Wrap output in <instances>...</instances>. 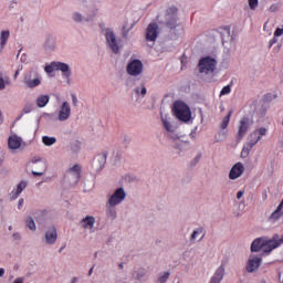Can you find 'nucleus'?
<instances>
[{
	"mask_svg": "<svg viewBox=\"0 0 283 283\" xmlns=\"http://www.w3.org/2000/svg\"><path fill=\"white\" fill-rule=\"evenodd\" d=\"M172 112L178 120H182L184 123L191 120V108L182 101H176L174 103Z\"/></svg>",
	"mask_w": 283,
	"mask_h": 283,
	"instance_id": "nucleus-1",
	"label": "nucleus"
},
{
	"mask_svg": "<svg viewBox=\"0 0 283 283\" xmlns=\"http://www.w3.org/2000/svg\"><path fill=\"white\" fill-rule=\"evenodd\" d=\"M218 65V61L211 56H206L200 59L199 61V72L201 74H213L216 72V67Z\"/></svg>",
	"mask_w": 283,
	"mask_h": 283,
	"instance_id": "nucleus-2",
	"label": "nucleus"
},
{
	"mask_svg": "<svg viewBox=\"0 0 283 283\" xmlns=\"http://www.w3.org/2000/svg\"><path fill=\"white\" fill-rule=\"evenodd\" d=\"M283 244V234L280 238V234H274L272 239H265L263 243V255H269L271 251L274 249H277L279 247H282Z\"/></svg>",
	"mask_w": 283,
	"mask_h": 283,
	"instance_id": "nucleus-3",
	"label": "nucleus"
},
{
	"mask_svg": "<svg viewBox=\"0 0 283 283\" xmlns=\"http://www.w3.org/2000/svg\"><path fill=\"white\" fill-rule=\"evenodd\" d=\"M44 70L46 74H52V72L60 71L65 78H70V76H72L70 65L62 62H52L51 64L46 65Z\"/></svg>",
	"mask_w": 283,
	"mask_h": 283,
	"instance_id": "nucleus-4",
	"label": "nucleus"
},
{
	"mask_svg": "<svg viewBox=\"0 0 283 283\" xmlns=\"http://www.w3.org/2000/svg\"><path fill=\"white\" fill-rule=\"evenodd\" d=\"M252 122L249 117H242L239 122V128L237 133V140L240 143L249 129H251Z\"/></svg>",
	"mask_w": 283,
	"mask_h": 283,
	"instance_id": "nucleus-5",
	"label": "nucleus"
},
{
	"mask_svg": "<svg viewBox=\"0 0 283 283\" xmlns=\"http://www.w3.org/2000/svg\"><path fill=\"white\" fill-rule=\"evenodd\" d=\"M177 21H178V8L172 6L166 10V23L168 28L174 30L176 28Z\"/></svg>",
	"mask_w": 283,
	"mask_h": 283,
	"instance_id": "nucleus-6",
	"label": "nucleus"
},
{
	"mask_svg": "<svg viewBox=\"0 0 283 283\" xmlns=\"http://www.w3.org/2000/svg\"><path fill=\"white\" fill-rule=\"evenodd\" d=\"M261 265H262V256L250 254L245 269L248 273H255V271H258V269H260Z\"/></svg>",
	"mask_w": 283,
	"mask_h": 283,
	"instance_id": "nucleus-7",
	"label": "nucleus"
},
{
	"mask_svg": "<svg viewBox=\"0 0 283 283\" xmlns=\"http://www.w3.org/2000/svg\"><path fill=\"white\" fill-rule=\"evenodd\" d=\"M125 189L117 188L108 199L109 207H116V205H120V202L125 200Z\"/></svg>",
	"mask_w": 283,
	"mask_h": 283,
	"instance_id": "nucleus-8",
	"label": "nucleus"
},
{
	"mask_svg": "<svg viewBox=\"0 0 283 283\" xmlns=\"http://www.w3.org/2000/svg\"><path fill=\"white\" fill-rule=\"evenodd\" d=\"M127 73L130 76H139L143 74V62L140 60H133L127 65Z\"/></svg>",
	"mask_w": 283,
	"mask_h": 283,
	"instance_id": "nucleus-9",
	"label": "nucleus"
},
{
	"mask_svg": "<svg viewBox=\"0 0 283 283\" xmlns=\"http://www.w3.org/2000/svg\"><path fill=\"white\" fill-rule=\"evenodd\" d=\"M106 41L112 52H114L115 54H118L120 49L118 48V41H116V34H114V31L109 29L106 30Z\"/></svg>",
	"mask_w": 283,
	"mask_h": 283,
	"instance_id": "nucleus-10",
	"label": "nucleus"
},
{
	"mask_svg": "<svg viewBox=\"0 0 283 283\" xmlns=\"http://www.w3.org/2000/svg\"><path fill=\"white\" fill-rule=\"evenodd\" d=\"M243 174H244V165H242V163H237L230 169L229 178L230 180H238V178H240V176H242Z\"/></svg>",
	"mask_w": 283,
	"mask_h": 283,
	"instance_id": "nucleus-11",
	"label": "nucleus"
},
{
	"mask_svg": "<svg viewBox=\"0 0 283 283\" xmlns=\"http://www.w3.org/2000/svg\"><path fill=\"white\" fill-rule=\"evenodd\" d=\"M156 39H158V24L150 23L146 30V40L156 41Z\"/></svg>",
	"mask_w": 283,
	"mask_h": 283,
	"instance_id": "nucleus-12",
	"label": "nucleus"
},
{
	"mask_svg": "<svg viewBox=\"0 0 283 283\" xmlns=\"http://www.w3.org/2000/svg\"><path fill=\"white\" fill-rule=\"evenodd\" d=\"M72 114V108L69 102H64L60 108L59 120H67Z\"/></svg>",
	"mask_w": 283,
	"mask_h": 283,
	"instance_id": "nucleus-13",
	"label": "nucleus"
},
{
	"mask_svg": "<svg viewBox=\"0 0 283 283\" xmlns=\"http://www.w3.org/2000/svg\"><path fill=\"white\" fill-rule=\"evenodd\" d=\"M256 143H260V138L245 143L241 150V158H249V154H251V149L255 147Z\"/></svg>",
	"mask_w": 283,
	"mask_h": 283,
	"instance_id": "nucleus-14",
	"label": "nucleus"
},
{
	"mask_svg": "<svg viewBox=\"0 0 283 283\" xmlns=\"http://www.w3.org/2000/svg\"><path fill=\"white\" fill-rule=\"evenodd\" d=\"M56 238H57L56 228L51 227L45 233L46 244H54V242H56Z\"/></svg>",
	"mask_w": 283,
	"mask_h": 283,
	"instance_id": "nucleus-15",
	"label": "nucleus"
},
{
	"mask_svg": "<svg viewBox=\"0 0 283 283\" xmlns=\"http://www.w3.org/2000/svg\"><path fill=\"white\" fill-rule=\"evenodd\" d=\"M224 279V265L217 269L209 283H220Z\"/></svg>",
	"mask_w": 283,
	"mask_h": 283,
	"instance_id": "nucleus-16",
	"label": "nucleus"
},
{
	"mask_svg": "<svg viewBox=\"0 0 283 283\" xmlns=\"http://www.w3.org/2000/svg\"><path fill=\"white\" fill-rule=\"evenodd\" d=\"M22 139L17 135H12L8 139L9 149H19L21 147Z\"/></svg>",
	"mask_w": 283,
	"mask_h": 283,
	"instance_id": "nucleus-17",
	"label": "nucleus"
},
{
	"mask_svg": "<svg viewBox=\"0 0 283 283\" xmlns=\"http://www.w3.org/2000/svg\"><path fill=\"white\" fill-rule=\"evenodd\" d=\"M28 187V181H20V184L17 187V190L11 192V200H17L19 196H21V192L24 191V189Z\"/></svg>",
	"mask_w": 283,
	"mask_h": 283,
	"instance_id": "nucleus-18",
	"label": "nucleus"
},
{
	"mask_svg": "<svg viewBox=\"0 0 283 283\" xmlns=\"http://www.w3.org/2000/svg\"><path fill=\"white\" fill-rule=\"evenodd\" d=\"M265 241H266V239H264V238H258V239H255V240L252 242V244H251V251H252V253H258V251H262Z\"/></svg>",
	"mask_w": 283,
	"mask_h": 283,
	"instance_id": "nucleus-19",
	"label": "nucleus"
},
{
	"mask_svg": "<svg viewBox=\"0 0 283 283\" xmlns=\"http://www.w3.org/2000/svg\"><path fill=\"white\" fill-rule=\"evenodd\" d=\"M262 136H266V128L264 127L253 130L250 134V140H258V138L259 140H262Z\"/></svg>",
	"mask_w": 283,
	"mask_h": 283,
	"instance_id": "nucleus-20",
	"label": "nucleus"
},
{
	"mask_svg": "<svg viewBox=\"0 0 283 283\" xmlns=\"http://www.w3.org/2000/svg\"><path fill=\"white\" fill-rule=\"evenodd\" d=\"M69 174L75 178V182H78V180H81V166H78V164L74 165L69 169Z\"/></svg>",
	"mask_w": 283,
	"mask_h": 283,
	"instance_id": "nucleus-21",
	"label": "nucleus"
},
{
	"mask_svg": "<svg viewBox=\"0 0 283 283\" xmlns=\"http://www.w3.org/2000/svg\"><path fill=\"white\" fill-rule=\"evenodd\" d=\"M24 83H25L27 87H30V88L39 87V85H41V78L35 77L33 80H30V78L25 77Z\"/></svg>",
	"mask_w": 283,
	"mask_h": 283,
	"instance_id": "nucleus-22",
	"label": "nucleus"
},
{
	"mask_svg": "<svg viewBox=\"0 0 283 283\" xmlns=\"http://www.w3.org/2000/svg\"><path fill=\"white\" fill-rule=\"evenodd\" d=\"M94 222H96V219H94V217L87 216L86 218L82 219L81 224L84 227V229H87V227L92 229V227H94Z\"/></svg>",
	"mask_w": 283,
	"mask_h": 283,
	"instance_id": "nucleus-23",
	"label": "nucleus"
},
{
	"mask_svg": "<svg viewBox=\"0 0 283 283\" xmlns=\"http://www.w3.org/2000/svg\"><path fill=\"white\" fill-rule=\"evenodd\" d=\"M48 103H50V96H48V95H40L36 98L38 107H45V105H48Z\"/></svg>",
	"mask_w": 283,
	"mask_h": 283,
	"instance_id": "nucleus-24",
	"label": "nucleus"
},
{
	"mask_svg": "<svg viewBox=\"0 0 283 283\" xmlns=\"http://www.w3.org/2000/svg\"><path fill=\"white\" fill-rule=\"evenodd\" d=\"M233 115V111H230L226 117H223L221 122V129H227L229 127V122L231 120V116Z\"/></svg>",
	"mask_w": 283,
	"mask_h": 283,
	"instance_id": "nucleus-25",
	"label": "nucleus"
},
{
	"mask_svg": "<svg viewBox=\"0 0 283 283\" xmlns=\"http://www.w3.org/2000/svg\"><path fill=\"white\" fill-rule=\"evenodd\" d=\"M8 39H10V31H2L0 35V45L2 48L8 43Z\"/></svg>",
	"mask_w": 283,
	"mask_h": 283,
	"instance_id": "nucleus-26",
	"label": "nucleus"
},
{
	"mask_svg": "<svg viewBox=\"0 0 283 283\" xmlns=\"http://www.w3.org/2000/svg\"><path fill=\"white\" fill-rule=\"evenodd\" d=\"M42 142L44 145H46V147H52V145L56 143V139L54 137L44 136L42 137Z\"/></svg>",
	"mask_w": 283,
	"mask_h": 283,
	"instance_id": "nucleus-27",
	"label": "nucleus"
},
{
	"mask_svg": "<svg viewBox=\"0 0 283 283\" xmlns=\"http://www.w3.org/2000/svg\"><path fill=\"white\" fill-rule=\"evenodd\" d=\"M27 227H28V229H30V231H36V223H34V219L29 217L27 219Z\"/></svg>",
	"mask_w": 283,
	"mask_h": 283,
	"instance_id": "nucleus-28",
	"label": "nucleus"
},
{
	"mask_svg": "<svg viewBox=\"0 0 283 283\" xmlns=\"http://www.w3.org/2000/svg\"><path fill=\"white\" fill-rule=\"evenodd\" d=\"M161 122H163V125H164L166 132H174L171 123H169V120H167V117L161 116Z\"/></svg>",
	"mask_w": 283,
	"mask_h": 283,
	"instance_id": "nucleus-29",
	"label": "nucleus"
},
{
	"mask_svg": "<svg viewBox=\"0 0 283 283\" xmlns=\"http://www.w3.org/2000/svg\"><path fill=\"white\" fill-rule=\"evenodd\" d=\"M32 109H33L32 104H27V105L23 107V109H22V112H21V114H20V118H21V116H23V115H25V114H30V112H32Z\"/></svg>",
	"mask_w": 283,
	"mask_h": 283,
	"instance_id": "nucleus-30",
	"label": "nucleus"
},
{
	"mask_svg": "<svg viewBox=\"0 0 283 283\" xmlns=\"http://www.w3.org/2000/svg\"><path fill=\"white\" fill-rule=\"evenodd\" d=\"M203 231H205V229H202V228H198L197 230H195L192 232L191 240H196L198 238V235H202Z\"/></svg>",
	"mask_w": 283,
	"mask_h": 283,
	"instance_id": "nucleus-31",
	"label": "nucleus"
},
{
	"mask_svg": "<svg viewBox=\"0 0 283 283\" xmlns=\"http://www.w3.org/2000/svg\"><path fill=\"white\" fill-rule=\"evenodd\" d=\"M227 94H231V86L230 85L224 86L220 92V96H227Z\"/></svg>",
	"mask_w": 283,
	"mask_h": 283,
	"instance_id": "nucleus-32",
	"label": "nucleus"
},
{
	"mask_svg": "<svg viewBox=\"0 0 283 283\" xmlns=\"http://www.w3.org/2000/svg\"><path fill=\"white\" fill-rule=\"evenodd\" d=\"M280 218H282V212L275 210L271 217H270V220H280Z\"/></svg>",
	"mask_w": 283,
	"mask_h": 283,
	"instance_id": "nucleus-33",
	"label": "nucleus"
},
{
	"mask_svg": "<svg viewBox=\"0 0 283 283\" xmlns=\"http://www.w3.org/2000/svg\"><path fill=\"white\" fill-rule=\"evenodd\" d=\"M167 280H169V272H165L164 275L159 276L158 282L165 283Z\"/></svg>",
	"mask_w": 283,
	"mask_h": 283,
	"instance_id": "nucleus-34",
	"label": "nucleus"
},
{
	"mask_svg": "<svg viewBox=\"0 0 283 283\" xmlns=\"http://www.w3.org/2000/svg\"><path fill=\"white\" fill-rule=\"evenodd\" d=\"M259 0H249L250 10H255L258 8Z\"/></svg>",
	"mask_w": 283,
	"mask_h": 283,
	"instance_id": "nucleus-35",
	"label": "nucleus"
},
{
	"mask_svg": "<svg viewBox=\"0 0 283 283\" xmlns=\"http://www.w3.org/2000/svg\"><path fill=\"white\" fill-rule=\"evenodd\" d=\"M6 85H10V81L0 77V90H6Z\"/></svg>",
	"mask_w": 283,
	"mask_h": 283,
	"instance_id": "nucleus-36",
	"label": "nucleus"
},
{
	"mask_svg": "<svg viewBox=\"0 0 283 283\" xmlns=\"http://www.w3.org/2000/svg\"><path fill=\"white\" fill-rule=\"evenodd\" d=\"M136 94H142V96H145L147 94V88L145 86H142V88L137 87L135 88Z\"/></svg>",
	"mask_w": 283,
	"mask_h": 283,
	"instance_id": "nucleus-37",
	"label": "nucleus"
},
{
	"mask_svg": "<svg viewBox=\"0 0 283 283\" xmlns=\"http://www.w3.org/2000/svg\"><path fill=\"white\" fill-rule=\"evenodd\" d=\"M40 165H41V167L43 168V170H45V164L43 163V161H40ZM43 174H44V171H32V175L33 176H43Z\"/></svg>",
	"mask_w": 283,
	"mask_h": 283,
	"instance_id": "nucleus-38",
	"label": "nucleus"
},
{
	"mask_svg": "<svg viewBox=\"0 0 283 283\" xmlns=\"http://www.w3.org/2000/svg\"><path fill=\"white\" fill-rule=\"evenodd\" d=\"M82 15L81 13H74L73 15V20L76 22V23H80V21H82Z\"/></svg>",
	"mask_w": 283,
	"mask_h": 283,
	"instance_id": "nucleus-39",
	"label": "nucleus"
},
{
	"mask_svg": "<svg viewBox=\"0 0 283 283\" xmlns=\"http://www.w3.org/2000/svg\"><path fill=\"white\" fill-rule=\"evenodd\" d=\"M282 34H283V29L281 28H277L274 32V36H282Z\"/></svg>",
	"mask_w": 283,
	"mask_h": 283,
	"instance_id": "nucleus-40",
	"label": "nucleus"
},
{
	"mask_svg": "<svg viewBox=\"0 0 283 283\" xmlns=\"http://www.w3.org/2000/svg\"><path fill=\"white\" fill-rule=\"evenodd\" d=\"M98 160H102L103 164H105L106 160H107V154L99 155V156H98Z\"/></svg>",
	"mask_w": 283,
	"mask_h": 283,
	"instance_id": "nucleus-41",
	"label": "nucleus"
},
{
	"mask_svg": "<svg viewBox=\"0 0 283 283\" xmlns=\"http://www.w3.org/2000/svg\"><path fill=\"white\" fill-rule=\"evenodd\" d=\"M275 43H277V39L274 36L272 40H270L269 48H273V45H275Z\"/></svg>",
	"mask_w": 283,
	"mask_h": 283,
	"instance_id": "nucleus-42",
	"label": "nucleus"
},
{
	"mask_svg": "<svg viewBox=\"0 0 283 283\" xmlns=\"http://www.w3.org/2000/svg\"><path fill=\"white\" fill-rule=\"evenodd\" d=\"M127 34H129V29H127L126 25L123 27V36H127Z\"/></svg>",
	"mask_w": 283,
	"mask_h": 283,
	"instance_id": "nucleus-43",
	"label": "nucleus"
},
{
	"mask_svg": "<svg viewBox=\"0 0 283 283\" xmlns=\"http://www.w3.org/2000/svg\"><path fill=\"white\" fill-rule=\"evenodd\" d=\"M72 102L74 107H76V105H78V98H76V95H72Z\"/></svg>",
	"mask_w": 283,
	"mask_h": 283,
	"instance_id": "nucleus-44",
	"label": "nucleus"
},
{
	"mask_svg": "<svg viewBox=\"0 0 283 283\" xmlns=\"http://www.w3.org/2000/svg\"><path fill=\"white\" fill-rule=\"evenodd\" d=\"M242 196H244V191H242V190L238 191V193H237L238 200H240V198H242Z\"/></svg>",
	"mask_w": 283,
	"mask_h": 283,
	"instance_id": "nucleus-45",
	"label": "nucleus"
},
{
	"mask_svg": "<svg viewBox=\"0 0 283 283\" xmlns=\"http://www.w3.org/2000/svg\"><path fill=\"white\" fill-rule=\"evenodd\" d=\"M282 208H283V200H282L281 203L277 206L276 211L282 212Z\"/></svg>",
	"mask_w": 283,
	"mask_h": 283,
	"instance_id": "nucleus-46",
	"label": "nucleus"
},
{
	"mask_svg": "<svg viewBox=\"0 0 283 283\" xmlns=\"http://www.w3.org/2000/svg\"><path fill=\"white\" fill-rule=\"evenodd\" d=\"M6 275V270L3 268L0 269V277H3Z\"/></svg>",
	"mask_w": 283,
	"mask_h": 283,
	"instance_id": "nucleus-47",
	"label": "nucleus"
},
{
	"mask_svg": "<svg viewBox=\"0 0 283 283\" xmlns=\"http://www.w3.org/2000/svg\"><path fill=\"white\" fill-rule=\"evenodd\" d=\"M22 207H23V199H20V200H19L18 209H21Z\"/></svg>",
	"mask_w": 283,
	"mask_h": 283,
	"instance_id": "nucleus-48",
	"label": "nucleus"
},
{
	"mask_svg": "<svg viewBox=\"0 0 283 283\" xmlns=\"http://www.w3.org/2000/svg\"><path fill=\"white\" fill-rule=\"evenodd\" d=\"M13 283H23V279L18 277V279H15V280H14V282H13Z\"/></svg>",
	"mask_w": 283,
	"mask_h": 283,
	"instance_id": "nucleus-49",
	"label": "nucleus"
},
{
	"mask_svg": "<svg viewBox=\"0 0 283 283\" xmlns=\"http://www.w3.org/2000/svg\"><path fill=\"white\" fill-rule=\"evenodd\" d=\"M92 273H94V268H91V270L88 271V275H92Z\"/></svg>",
	"mask_w": 283,
	"mask_h": 283,
	"instance_id": "nucleus-50",
	"label": "nucleus"
},
{
	"mask_svg": "<svg viewBox=\"0 0 283 283\" xmlns=\"http://www.w3.org/2000/svg\"><path fill=\"white\" fill-rule=\"evenodd\" d=\"M17 76H19V71L15 72L14 78H17Z\"/></svg>",
	"mask_w": 283,
	"mask_h": 283,
	"instance_id": "nucleus-51",
	"label": "nucleus"
},
{
	"mask_svg": "<svg viewBox=\"0 0 283 283\" xmlns=\"http://www.w3.org/2000/svg\"><path fill=\"white\" fill-rule=\"evenodd\" d=\"M226 30H227V32H230L231 29L229 27H226Z\"/></svg>",
	"mask_w": 283,
	"mask_h": 283,
	"instance_id": "nucleus-52",
	"label": "nucleus"
},
{
	"mask_svg": "<svg viewBox=\"0 0 283 283\" xmlns=\"http://www.w3.org/2000/svg\"><path fill=\"white\" fill-rule=\"evenodd\" d=\"M32 163H39V159H32Z\"/></svg>",
	"mask_w": 283,
	"mask_h": 283,
	"instance_id": "nucleus-53",
	"label": "nucleus"
},
{
	"mask_svg": "<svg viewBox=\"0 0 283 283\" xmlns=\"http://www.w3.org/2000/svg\"><path fill=\"white\" fill-rule=\"evenodd\" d=\"M75 282H76V277H74L71 283H75Z\"/></svg>",
	"mask_w": 283,
	"mask_h": 283,
	"instance_id": "nucleus-54",
	"label": "nucleus"
},
{
	"mask_svg": "<svg viewBox=\"0 0 283 283\" xmlns=\"http://www.w3.org/2000/svg\"><path fill=\"white\" fill-rule=\"evenodd\" d=\"M119 269H123V263H119Z\"/></svg>",
	"mask_w": 283,
	"mask_h": 283,
	"instance_id": "nucleus-55",
	"label": "nucleus"
},
{
	"mask_svg": "<svg viewBox=\"0 0 283 283\" xmlns=\"http://www.w3.org/2000/svg\"><path fill=\"white\" fill-rule=\"evenodd\" d=\"M9 231H12V226L9 227Z\"/></svg>",
	"mask_w": 283,
	"mask_h": 283,
	"instance_id": "nucleus-56",
	"label": "nucleus"
},
{
	"mask_svg": "<svg viewBox=\"0 0 283 283\" xmlns=\"http://www.w3.org/2000/svg\"><path fill=\"white\" fill-rule=\"evenodd\" d=\"M205 238V234L201 235L200 240H202Z\"/></svg>",
	"mask_w": 283,
	"mask_h": 283,
	"instance_id": "nucleus-57",
	"label": "nucleus"
},
{
	"mask_svg": "<svg viewBox=\"0 0 283 283\" xmlns=\"http://www.w3.org/2000/svg\"><path fill=\"white\" fill-rule=\"evenodd\" d=\"M0 117H1V112H0Z\"/></svg>",
	"mask_w": 283,
	"mask_h": 283,
	"instance_id": "nucleus-58",
	"label": "nucleus"
},
{
	"mask_svg": "<svg viewBox=\"0 0 283 283\" xmlns=\"http://www.w3.org/2000/svg\"><path fill=\"white\" fill-rule=\"evenodd\" d=\"M0 76H1V72H0Z\"/></svg>",
	"mask_w": 283,
	"mask_h": 283,
	"instance_id": "nucleus-59",
	"label": "nucleus"
}]
</instances>
